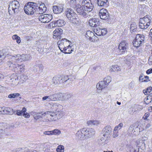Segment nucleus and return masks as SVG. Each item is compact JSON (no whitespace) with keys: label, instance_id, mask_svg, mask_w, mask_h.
Returning a JSON list of instances; mask_svg holds the SVG:
<instances>
[{"label":"nucleus","instance_id":"1","mask_svg":"<svg viewBox=\"0 0 152 152\" xmlns=\"http://www.w3.org/2000/svg\"><path fill=\"white\" fill-rule=\"evenodd\" d=\"M10 60L7 62V65L10 69L15 71L19 72L20 65L17 64V63L28 61L31 58L29 54H19L14 55V56H10Z\"/></svg>","mask_w":152,"mask_h":152},{"label":"nucleus","instance_id":"2","mask_svg":"<svg viewBox=\"0 0 152 152\" xmlns=\"http://www.w3.org/2000/svg\"><path fill=\"white\" fill-rule=\"evenodd\" d=\"M69 4L71 7L76 9L77 12L79 15H82L85 18L87 17V13L84 11L82 6L80 4H77L76 0H71L69 2Z\"/></svg>","mask_w":152,"mask_h":152},{"label":"nucleus","instance_id":"3","mask_svg":"<svg viewBox=\"0 0 152 152\" xmlns=\"http://www.w3.org/2000/svg\"><path fill=\"white\" fill-rule=\"evenodd\" d=\"M38 7V5L36 3L28 2L24 6L25 12L27 14H33L36 12V7Z\"/></svg>","mask_w":152,"mask_h":152},{"label":"nucleus","instance_id":"4","mask_svg":"<svg viewBox=\"0 0 152 152\" xmlns=\"http://www.w3.org/2000/svg\"><path fill=\"white\" fill-rule=\"evenodd\" d=\"M20 4L19 2L15 0L10 2L8 9V12L10 15H12L19 11Z\"/></svg>","mask_w":152,"mask_h":152},{"label":"nucleus","instance_id":"5","mask_svg":"<svg viewBox=\"0 0 152 152\" xmlns=\"http://www.w3.org/2000/svg\"><path fill=\"white\" fill-rule=\"evenodd\" d=\"M82 7L84 10L88 12L91 11L93 9L94 6L91 0H83L81 3Z\"/></svg>","mask_w":152,"mask_h":152},{"label":"nucleus","instance_id":"6","mask_svg":"<svg viewBox=\"0 0 152 152\" xmlns=\"http://www.w3.org/2000/svg\"><path fill=\"white\" fill-rule=\"evenodd\" d=\"M63 116L62 110L57 111L55 112H50V121H56L60 119Z\"/></svg>","mask_w":152,"mask_h":152},{"label":"nucleus","instance_id":"7","mask_svg":"<svg viewBox=\"0 0 152 152\" xmlns=\"http://www.w3.org/2000/svg\"><path fill=\"white\" fill-rule=\"evenodd\" d=\"M82 132L84 133L86 138L91 137L95 133V131L91 128H83Z\"/></svg>","mask_w":152,"mask_h":152},{"label":"nucleus","instance_id":"8","mask_svg":"<svg viewBox=\"0 0 152 152\" xmlns=\"http://www.w3.org/2000/svg\"><path fill=\"white\" fill-rule=\"evenodd\" d=\"M53 18L52 16L49 14H44L40 15L39 17V19L43 23H48Z\"/></svg>","mask_w":152,"mask_h":152},{"label":"nucleus","instance_id":"9","mask_svg":"<svg viewBox=\"0 0 152 152\" xmlns=\"http://www.w3.org/2000/svg\"><path fill=\"white\" fill-rule=\"evenodd\" d=\"M128 47V44L126 41L121 42L118 47L120 54H123L125 52H126Z\"/></svg>","mask_w":152,"mask_h":152},{"label":"nucleus","instance_id":"10","mask_svg":"<svg viewBox=\"0 0 152 152\" xmlns=\"http://www.w3.org/2000/svg\"><path fill=\"white\" fill-rule=\"evenodd\" d=\"M10 56H14L9 54V52L8 50L7 49H3L0 51V58H1L2 59H4L5 58H8L9 60H10Z\"/></svg>","mask_w":152,"mask_h":152},{"label":"nucleus","instance_id":"11","mask_svg":"<svg viewBox=\"0 0 152 152\" xmlns=\"http://www.w3.org/2000/svg\"><path fill=\"white\" fill-rule=\"evenodd\" d=\"M66 22L63 20H57L54 21V22L51 23H50L49 25L50 28H51V26L52 28L53 27L58 26H62L65 25Z\"/></svg>","mask_w":152,"mask_h":152},{"label":"nucleus","instance_id":"12","mask_svg":"<svg viewBox=\"0 0 152 152\" xmlns=\"http://www.w3.org/2000/svg\"><path fill=\"white\" fill-rule=\"evenodd\" d=\"M99 15L102 19H106L109 17V13L107 10L105 9H102L100 10Z\"/></svg>","mask_w":152,"mask_h":152},{"label":"nucleus","instance_id":"13","mask_svg":"<svg viewBox=\"0 0 152 152\" xmlns=\"http://www.w3.org/2000/svg\"><path fill=\"white\" fill-rule=\"evenodd\" d=\"M62 33L63 30L62 29L59 28H57L53 32V38H56L57 39H61V35L62 34Z\"/></svg>","mask_w":152,"mask_h":152},{"label":"nucleus","instance_id":"14","mask_svg":"<svg viewBox=\"0 0 152 152\" xmlns=\"http://www.w3.org/2000/svg\"><path fill=\"white\" fill-rule=\"evenodd\" d=\"M36 13L39 14H42L45 12L47 10V8L45 4L44 3H42L39 6L36 7Z\"/></svg>","mask_w":152,"mask_h":152},{"label":"nucleus","instance_id":"15","mask_svg":"<svg viewBox=\"0 0 152 152\" xmlns=\"http://www.w3.org/2000/svg\"><path fill=\"white\" fill-rule=\"evenodd\" d=\"M50 107L52 109L57 111L62 110L63 109V107L61 105L58 103H54L53 102L50 103Z\"/></svg>","mask_w":152,"mask_h":152},{"label":"nucleus","instance_id":"16","mask_svg":"<svg viewBox=\"0 0 152 152\" xmlns=\"http://www.w3.org/2000/svg\"><path fill=\"white\" fill-rule=\"evenodd\" d=\"M88 23L89 26L93 27H96L100 25L99 20L95 18L90 20L89 21Z\"/></svg>","mask_w":152,"mask_h":152},{"label":"nucleus","instance_id":"17","mask_svg":"<svg viewBox=\"0 0 152 152\" xmlns=\"http://www.w3.org/2000/svg\"><path fill=\"white\" fill-rule=\"evenodd\" d=\"M139 21L140 23H142L147 28L148 27L151 23V20L147 18H141L140 19Z\"/></svg>","mask_w":152,"mask_h":152},{"label":"nucleus","instance_id":"18","mask_svg":"<svg viewBox=\"0 0 152 152\" xmlns=\"http://www.w3.org/2000/svg\"><path fill=\"white\" fill-rule=\"evenodd\" d=\"M108 0H96L95 3L99 7H104L108 5Z\"/></svg>","mask_w":152,"mask_h":152},{"label":"nucleus","instance_id":"19","mask_svg":"<svg viewBox=\"0 0 152 152\" xmlns=\"http://www.w3.org/2000/svg\"><path fill=\"white\" fill-rule=\"evenodd\" d=\"M69 42V40L67 39L64 38L63 39H62L59 40L57 42L58 47L59 49L61 51L65 47V45L67 42Z\"/></svg>","mask_w":152,"mask_h":152},{"label":"nucleus","instance_id":"20","mask_svg":"<svg viewBox=\"0 0 152 152\" xmlns=\"http://www.w3.org/2000/svg\"><path fill=\"white\" fill-rule=\"evenodd\" d=\"M82 130L83 129L78 130L76 133L75 135L77 139L82 140L86 138L84 133L82 132Z\"/></svg>","mask_w":152,"mask_h":152},{"label":"nucleus","instance_id":"21","mask_svg":"<svg viewBox=\"0 0 152 152\" xmlns=\"http://www.w3.org/2000/svg\"><path fill=\"white\" fill-rule=\"evenodd\" d=\"M12 80V85H17L19 82L18 78L15 74H13L11 76Z\"/></svg>","mask_w":152,"mask_h":152},{"label":"nucleus","instance_id":"22","mask_svg":"<svg viewBox=\"0 0 152 152\" xmlns=\"http://www.w3.org/2000/svg\"><path fill=\"white\" fill-rule=\"evenodd\" d=\"M63 7L62 6H54L53 7V11L55 14L60 13L62 11Z\"/></svg>","mask_w":152,"mask_h":152},{"label":"nucleus","instance_id":"23","mask_svg":"<svg viewBox=\"0 0 152 152\" xmlns=\"http://www.w3.org/2000/svg\"><path fill=\"white\" fill-rule=\"evenodd\" d=\"M112 129L111 126H107L103 129V131L104 133V136L109 135L111 134Z\"/></svg>","mask_w":152,"mask_h":152},{"label":"nucleus","instance_id":"24","mask_svg":"<svg viewBox=\"0 0 152 152\" xmlns=\"http://www.w3.org/2000/svg\"><path fill=\"white\" fill-rule=\"evenodd\" d=\"M66 14L68 20L74 16L76 15L73 10H72L70 8L67 9V10L66 12Z\"/></svg>","mask_w":152,"mask_h":152},{"label":"nucleus","instance_id":"25","mask_svg":"<svg viewBox=\"0 0 152 152\" xmlns=\"http://www.w3.org/2000/svg\"><path fill=\"white\" fill-rule=\"evenodd\" d=\"M61 50V52L66 54L70 53L73 51V49L72 48V46H71L70 45L66 47L65 46Z\"/></svg>","mask_w":152,"mask_h":152},{"label":"nucleus","instance_id":"26","mask_svg":"<svg viewBox=\"0 0 152 152\" xmlns=\"http://www.w3.org/2000/svg\"><path fill=\"white\" fill-rule=\"evenodd\" d=\"M73 24V25L75 26L80 23V20L75 17V15L74 16L69 20Z\"/></svg>","mask_w":152,"mask_h":152},{"label":"nucleus","instance_id":"27","mask_svg":"<svg viewBox=\"0 0 152 152\" xmlns=\"http://www.w3.org/2000/svg\"><path fill=\"white\" fill-rule=\"evenodd\" d=\"M60 84L64 83L69 79L68 76L66 75H59Z\"/></svg>","mask_w":152,"mask_h":152},{"label":"nucleus","instance_id":"28","mask_svg":"<svg viewBox=\"0 0 152 152\" xmlns=\"http://www.w3.org/2000/svg\"><path fill=\"white\" fill-rule=\"evenodd\" d=\"M107 86L105 83L103 81H101L97 83L96 85V88L97 89L101 90L106 87Z\"/></svg>","mask_w":152,"mask_h":152},{"label":"nucleus","instance_id":"29","mask_svg":"<svg viewBox=\"0 0 152 152\" xmlns=\"http://www.w3.org/2000/svg\"><path fill=\"white\" fill-rule=\"evenodd\" d=\"M100 123L99 121L96 120H91L88 121H87V125L90 126H97Z\"/></svg>","mask_w":152,"mask_h":152},{"label":"nucleus","instance_id":"30","mask_svg":"<svg viewBox=\"0 0 152 152\" xmlns=\"http://www.w3.org/2000/svg\"><path fill=\"white\" fill-rule=\"evenodd\" d=\"M86 37L89 39L91 42H93V37L94 36V33L92 31L90 30L87 31L86 34Z\"/></svg>","mask_w":152,"mask_h":152},{"label":"nucleus","instance_id":"31","mask_svg":"<svg viewBox=\"0 0 152 152\" xmlns=\"http://www.w3.org/2000/svg\"><path fill=\"white\" fill-rule=\"evenodd\" d=\"M40 115L41 116V118H42L45 116H46V118H45L46 120H48L49 121H50V111H48L46 112H45L44 113H39Z\"/></svg>","mask_w":152,"mask_h":152},{"label":"nucleus","instance_id":"32","mask_svg":"<svg viewBox=\"0 0 152 152\" xmlns=\"http://www.w3.org/2000/svg\"><path fill=\"white\" fill-rule=\"evenodd\" d=\"M136 38L138 40V42L140 41L143 43L145 42V36L142 34H137L136 35Z\"/></svg>","mask_w":152,"mask_h":152},{"label":"nucleus","instance_id":"33","mask_svg":"<svg viewBox=\"0 0 152 152\" xmlns=\"http://www.w3.org/2000/svg\"><path fill=\"white\" fill-rule=\"evenodd\" d=\"M134 129V132H140V126H139V122H137L135 123L132 125Z\"/></svg>","mask_w":152,"mask_h":152},{"label":"nucleus","instance_id":"34","mask_svg":"<svg viewBox=\"0 0 152 152\" xmlns=\"http://www.w3.org/2000/svg\"><path fill=\"white\" fill-rule=\"evenodd\" d=\"M26 109L25 107H23L22 110H18L15 111V112H16V114L18 116H20L23 115V114L26 112Z\"/></svg>","mask_w":152,"mask_h":152},{"label":"nucleus","instance_id":"35","mask_svg":"<svg viewBox=\"0 0 152 152\" xmlns=\"http://www.w3.org/2000/svg\"><path fill=\"white\" fill-rule=\"evenodd\" d=\"M130 30L131 32H135L137 31V26L134 22L132 23L131 24Z\"/></svg>","mask_w":152,"mask_h":152},{"label":"nucleus","instance_id":"36","mask_svg":"<svg viewBox=\"0 0 152 152\" xmlns=\"http://www.w3.org/2000/svg\"><path fill=\"white\" fill-rule=\"evenodd\" d=\"M143 44L142 42L138 41V40L135 38V40L133 42V46L136 47H138L141 46Z\"/></svg>","mask_w":152,"mask_h":152},{"label":"nucleus","instance_id":"37","mask_svg":"<svg viewBox=\"0 0 152 152\" xmlns=\"http://www.w3.org/2000/svg\"><path fill=\"white\" fill-rule=\"evenodd\" d=\"M120 67L117 65H113L110 70V71L116 72L120 70Z\"/></svg>","mask_w":152,"mask_h":152},{"label":"nucleus","instance_id":"38","mask_svg":"<svg viewBox=\"0 0 152 152\" xmlns=\"http://www.w3.org/2000/svg\"><path fill=\"white\" fill-rule=\"evenodd\" d=\"M139 80L141 82H148L149 81V77L147 76L143 77V76L140 75L139 77Z\"/></svg>","mask_w":152,"mask_h":152},{"label":"nucleus","instance_id":"39","mask_svg":"<svg viewBox=\"0 0 152 152\" xmlns=\"http://www.w3.org/2000/svg\"><path fill=\"white\" fill-rule=\"evenodd\" d=\"M6 124L4 123H0V134L5 133V129Z\"/></svg>","mask_w":152,"mask_h":152},{"label":"nucleus","instance_id":"40","mask_svg":"<svg viewBox=\"0 0 152 152\" xmlns=\"http://www.w3.org/2000/svg\"><path fill=\"white\" fill-rule=\"evenodd\" d=\"M59 79V75L54 77L53 79V83L55 85L60 84Z\"/></svg>","mask_w":152,"mask_h":152},{"label":"nucleus","instance_id":"41","mask_svg":"<svg viewBox=\"0 0 152 152\" xmlns=\"http://www.w3.org/2000/svg\"><path fill=\"white\" fill-rule=\"evenodd\" d=\"M111 81V78L110 76H107L104 79L103 82L105 83L107 86L108 84Z\"/></svg>","mask_w":152,"mask_h":152},{"label":"nucleus","instance_id":"42","mask_svg":"<svg viewBox=\"0 0 152 152\" xmlns=\"http://www.w3.org/2000/svg\"><path fill=\"white\" fill-rule=\"evenodd\" d=\"M58 100H64V94H62L61 93H57Z\"/></svg>","mask_w":152,"mask_h":152},{"label":"nucleus","instance_id":"43","mask_svg":"<svg viewBox=\"0 0 152 152\" xmlns=\"http://www.w3.org/2000/svg\"><path fill=\"white\" fill-rule=\"evenodd\" d=\"M57 152H64V146L61 145H58L56 149Z\"/></svg>","mask_w":152,"mask_h":152},{"label":"nucleus","instance_id":"44","mask_svg":"<svg viewBox=\"0 0 152 152\" xmlns=\"http://www.w3.org/2000/svg\"><path fill=\"white\" fill-rule=\"evenodd\" d=\"M101 29L102 28L98 27L96 28H95L94 29V31L97 35L101 36L102 35V34L101 33Z\"/></svg>","mask_w":152,"mask_h":152},{"label":"nucleus","instance_id":"45","mask_svg":"<svg viewBox=\"0 0 152 152\" xmlns=\"http://www.w3.org/2000/svg\"><path fill=\"white\" fill-rule=\"evenodd\" d=\"M51 101H55L58 100L57 93L50 95Z\"/></svg>","mask_w":152,"mask_h":152},{"label":"nucleus","instance_id":"46","mask_svg":"<svg viewBox=\"0 0 152 152\" xmlns=\"http://www.w3.org/2000/svg\"><path fill=\"white\" fill-rule=\"evenodd\" d=\"M152 90V87H148L146 90H143V92L145 95L148 94L150 93Z\"/></svg>","mask_w":152,"mask_h":152},{"label":"nucleus","instance_id":"47","mask_svg":"<svg viewBox=\"0 0 152 152\" xmlns=\"http://www.w3.org/2000/svg\"><path fill=\"white\" fill-rule=\"evenodd\" d=\"M35 67L37 68V69H38V68L39 69V70H36L37 72H38L39 73L41 72L43 69V66L42 64H39L37 65L36 66H35Z\"/></svg>","mask_w":152,"mask_h":152},{"label":"nucleus","instance_id":"48","mask_svg":"<svg viewBox=\"0 0 152 152\" xmlns=\"http://www.w3.org/2000/svg\"><path fill=\"white\" fill-rule=\"evenodd\" d=\"M20 95V94L19 93H14L11 94H9L8 97L9 98H14L16 97H18Z\"/></svg>","mask_w":152,"mask_h":152},{"label":"nucleus","instance_id":"49","mask_svg":"<svg viewBox=\"0 0 152 152\" xmlns=\"http://www.w3.org/2000/svg\"><path fill=\"white\" fill-rule=\"evenodd\" d=\"M7 113H6L7 114H12L14 113H15V111L13 112V109L9 108L6 107Z\"/></svg>","mask_w":152,"mask_h":152},{"label":"nucleus","instance_id":"50","mask_svg":"<svg viewBox=\"0 0 152 152\" xmlns=\"http://www.w3.org/2000/svg\"><path fill=\"white\" fill-rule=\"evenodd\" d=\"M52 135H59L61 133V131L58 129H55L51 131Z\"/></svg>","mask_w":152,"mask_h":152},{"label":"nucleus","instance_id":"51","mask_svg":"<svg viewBox=\"0 0 152 152\" xmlns=\"http://www.w3.org/2000/svg\"><path fill=\"white\" fill-rule=\"evenodd\" d=\"M72 94H64V100H68L71 98Z\"/></svg>","mask_w":152,"mask_h":152},{"label":"nucleus","instance_id":"52","mask_svg":"<svg viewBox=\"0 0 152 152\" xmlns=\"http://www.w3.org/2000/svg\"><path fill=\"white\" fill-rule=\"evenodd\" d=\"M42 101H46L47 102H50L51 101L50 95L45 96L43 97L42 98Z\"/></svg>","mask_w":152,"mask_h":152},{"label":"nucleus","instance_id":"53","mask_svg":"<svg viewBox=\"0 0 152 152\" xmlns=\"http://www.w3.org/2000/svg\"><path fill=\"white\" fill-rule=\"evenodd\" d=\"M11 76L7 77L6 78V83L12 85Z\"/></svg>","mask_w":152,"mask_h":152},{"label":"nucleus","instance_id":"54","mask_svg":"<svg viewBox=\"0 0 152 152\" xmlns=\"http://www.w3.org/2000/svg\"><path fill=\"white\" fill-rule=\"evenodd\" d=\"M25 148H18L14 150L12 152H25Z\"/></svg>","mask_w":152,"mask_h":152},{"label":"nucleus","instance_id":"55","mask_svg":"<svg viewBox=\"0 0 152 152\" xmlns=\"http://www.w3.org/2000/svg\"><path fill=\"white\" fill-rule=\"evenodd\" d=\"M19 72H23L24 71L25 65L24 64L20 65V66H19Z\"/></svg>","mask_w":152,"mask_h":152},{"label":"nucleus","instance_id":"56","mask_svg":"<svg viewBox=\"0 0 152 152\" xmlns=\"http://www.w3.org/2000/svg\"><path fill=\"white\" fill-rule=\"evenodd\" d=\"M128 131L129 132H130L131 133H133L134 134H135L136 133H134L135 132H134V128H133V126H132V125H131L129 127Z\"/></svg>","mask_w":152,"mask_h":152},{"label":"nucleus","instance_id":"57","mask_svg":"<svg viewBox=\"0 0 152 152\" xmlns=\"http://www.w3.org/2000/svg\"><path fill=\"white\" fill-rule=\"evenodd\" d=\"M118 136V130L114 129L113 134V137L114 138Z\"/></svg>","mask_w":152,"mask_h":152},{"label":"nucleus","instance_id":"58","mask_svg":"<svg viewBox=\"0 0 152 152\" xmlns=\"http://www.w3.org/2000/svg\"><path fill=\"white\" fill-rule=\"evenodd\" d=\"M107 32V30L106 28H102L101 33L102 35H105Z\"/></svg>","mask_w":152,"mask_h":152},{"label":"nucleus","instance_id":"59","mask_svg":"<svg viewBox=\"0 0 152 152\" xmlns=\"http://www.w3.org/2000/svg\"><path fill=\"white\" fill-rule=\"evenodd\" d=\"M21 80L23 81H25L28 79L27 76L26 75H22L20 76Z\"/></svg>","mask_w":152,"mask_h":152},{"label":"nucleus","instance_id":"60","mask_svg":"<svg viewBox=\"0 0 152 152\" xmlns=\"http://www.w3.org/2000/svg\"><path fill=\"white\" fill-rule=\"evenodd\" d=\"M41 116L40 115V113H37L34 115V119L37 120L41 118Z\"/></svg>","mask_w":152,"mask_h":152},{"label":"nucleus","instance_id":"61","mask_svg":"<svg viewBox=\"0 0 152 152\" xmlns=\"http://www.w3.org/2000/svg\"><path fill=\"white\" fill-rule=\"evenodd\" d=\"M123 126V124L122 123H120L118 125L115 126V129H116L117 130H118V129H120L121 127Z\"/></svg>","mask_w":152,"mask_h":152},{"label":"nucleus","instance_id":"62","mask_svg":"<svg viewBox=\"0 0 152 152\" xmlns=\"http://www.w3.org/2000/svg\"><path fill=\"white\" fill-rule=\"evenodd\" d=\"M150 114L148 112H147L145 113L144 116L143 117V118H144L145 120H148L147 118L149 116Z\"/></svg>","mask_w":152,"mask_h":152},{"label":"nucleus","instance_id":"63","mask_svg":"<svg viewBox=\"0 0 152 152\" xmlns=\"http://www.w3.org/2000/svg\"><path fill=\"white\" fill-rule=\"evenodd\" d=\"M44 134L46 135H52L51 131L44 132Z\"/></svg>","mask_w":152,"mask_h":152},{"label":"nucleus","instance_id":"64","mask_svg":"<svg viewBox=\"0 0 152 152\" xmlns=\"http://www.w3.org/2000/svg\"><path fill=\"white\" fill-rule=\"evenodd\" d=\"M139 27L140 28L142 29H144L147 28L145 27V26L142 24V23H140V22L139 23Z\"/></svg>","mask_w":152,"mask_h":152}]
</instances>
